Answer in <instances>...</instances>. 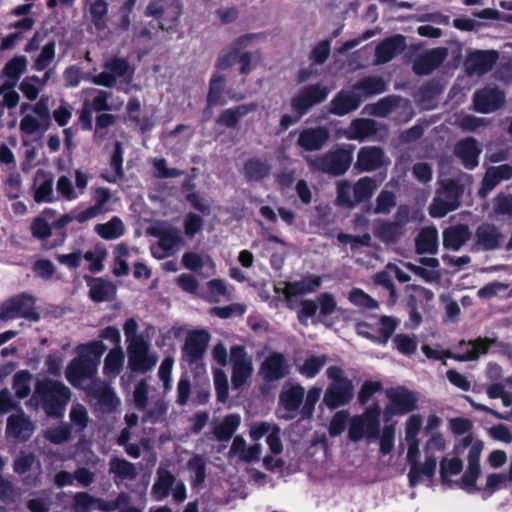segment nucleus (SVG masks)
I'll return each instance as SVG.
<instances>
[{"instance_id":"nucleus-1","label":"nucleus","mask_w":512,"mask_h":512,"mask_svg":"<svg viewBox=\"0 0 512 512\" xmlns=\"http://www.w3.org/2000/svg\"><path fill=\"white\" fill-rule=\"evenodd\" d=\"M70 399V389L63 382L49 377L36 380L31 397V401H35L50 417L60 416Z\"/></svg>"},{"instance_id":"nucleus-2","label":"nucleus","mask_w":512,"mask_h":512,"mask_svg":"<svg viewBox=\"0 0 512 512\" xmlns=\"http://www.w3.org/2000/svg\"><path fill=\"white\" fill-rule=\"evenodd\" d=\"M353 151L354 147L352 145L337 147L308 160V166L315 172L333 177L343 176L352 164Z\"/></svg>"},{"instance_id":"nucleus-3","label":"nucleus","mask_w":512,"mask_h":512,"mask_svg":"<svg viewBox=\"0 0 512 512\" xmlns=\"http://www.w3.org/2000/svg\"><path fill=\"white\" fill-rule=\"evenodd\" d=\"M464 191V185L455 179L442 181L428 207L429 215L432 218H443L448 213L457 210L460 207Z\"/></svg>"},{"instance_id":"nucleus-4","label":"nucleus","mask_w":512,"mask_h":512,"mask_svg":"<svg viewBox=\"0 0 512 512\" xmlns=\"http://www.w3.org/2000/svg\"><path fill=\"white\" fill-rule=\"evenodd\" d=\"M381 410L378 404L366 408L361 415H356L350 419L348 427V437L357 442L366 439L369 443L376 442L379 439Z\"/></svg>"},{"instance_id":"nucleus-5","label":"nucleus","mask_w":512,"mask_h":512,"mask_svg":"<svg viewBox=\"0 0 512 512\" xmlns=\"http://www.w3.org/2000/svg\"><path fill=\"white\" fill-rule=\"evenodd\" d=\"M40 318L36 298L28 292L18 293L0 303V321L25 319L38 322Z\"/></svg>"},{"instance_id":"nucleus-6","label":"nucleus","mask_w":512,"mask_h":512,"mask_svg":"<svg viewBox=\"0 0 512 512\" xmlns=\"http://www.w3.org/2000/svg\"><path fill=\"white\" fill-rule=\"evenodd\" d=\"M97 370L95 359L88 355H78L66 367L65 376L73 387L85 390L87 383L99 380L96 377Z\"/></svg>"},{"instance_id":"nucleus-7","label":"nucleus","mask_w":512,"mask_h":512,"mask_svg":"<svg viewBox=\"0 0 512 512\" xmlns=\"http://www.w3.org/2000/svg\"><path fill=\"white\" fill-rule=\"evenodd\" d=\"M388 404L384 411V421L387 423L393 415H404L417 408L416 394L404 386L387 390Z\"/></svg>"},{"instance_id":"nucleus-8","label":"nucleus","mask_w":512,"mask_h":512,"mask_svg":"<svg viewBox=\"0 0 512 512\" xmlns=\"http://www.w3.org/2000/svg\"><path fill=\"white\" fill-rule=\"evenodd\" d=\"M398 325L399 321L395 317L381 315L379 317V328L376 333L372 332L375 330L374 325L365 321L357 322L355 325V331L357 335L370 340L375 344L386 345L394 335Z\"/></svg>"},{"instance_id":"nucleus-9","label":"nucleus","mask_w":512,"mask_h":512,"mask_svg":"<svg viewBox=\"0 0 512 512\" xmlns=\"http://www.w3.org/2000/svg\"><path fill=\"white\" fill-rule=\"evenodd\" d=\"M407 463L410 466L408 482L410 487H416L423 477L432 479L437 468V459L433 454H426L425 461H421V450H407Z\"/></svg>"},{"instance_id":"nucleus-10","label":"nucleus","mask_w":512,"mask_h":512,"mask_svg":"<svg viewBox=\"0 0 512 512\" xmlns=\"http://www.w3.org/2000/svg\"><path fill=\"white\" fill-rule=\"evenodd\" d=\"M301 308L297 313L298 321L307 326L308 319L314 317L319 309L320 317H327L333 314L337 309L335 296L330 292H321L316 296V300H302Z\"/></svg>"},{"instance_id":"nucleus-11","label":"nucleus","mask_w":512,"mask_h":512,"mask_svg":"<svg viewBox=\"0 0 512 512\" xmlns=\"http://www.w3.org/2000/svg\"><path fill=\"white\" fill-rule=\"evenodd\" d=\"M128 368L133 373H146L157 363V357L149 352V344L142 337H135L127 348Z\"/></svg>"},{"instance_id":"nucleus-12","label":"nucleus","mask_w":512,"mask_h":512,"mask_svg":"<svg viewBox=\"0 0 512 512\" xmlns=\"http://www.w3.org/2000/svg\"><path fill=\"white\" fill-rule=\"evenodd\" d=\"M209 340L210 334L205 329L190 331L181 349L182 360L189 366L197 365L204 357Z\"/></svg>"},{"instance_id":"nucleus-13","label":"nucleus","mask_w":512,"mask_h":512,"mask_svg":"<svg viewBox=\"0 0 512 512\" xmlns=\"http://www.w3.org/2000/svg\"><path fill=\"white\" fill-rule=\"evenodd\" d=\"M329 93L328 87L318 83L305 86L291 99V107L299 116H303L311 107L323 102Z\"/></svg>"},{"instance_id":"nucleus-14","label":"nucleus","mask_w":512,"mask_h":512,"mask_svg":"<svg viewBox=\"0 0 512 512\" xmlns=\"http://www.w3.org/2000/svg\"><path fill=\"white\" fill-rule=\"evenodd\" d=\"M230 362L232 364V385L234 388H240L252 374V359L248 356L244 346L234 345L230 348Z\"/></svg>"},{"instance_id":"nucleus-15","label":"nucleus","mask_w":512,"mask_h":512,"mask_svg":"<svg viewBox=\"0 0 512 512\" xmlns=\"http://www.w3.org/2000/svg\"><path fill=\"white\" fill-rule=\"evenodd\" d=\"M495 342V339L488 337H478L469 341L462 340L459 343V349L461 352L457 354L447 352V357L461 362L474 361L477 360L480 355L486 354Z\"/></svg>"},{"instance_id":"nucleus-16","label":"nucleus","mask_w":512,"mask_h":512,"mask_svg":"<svg viewBox=\"0 0 512 512\" xmlns=\"http://www.w3.org/2000/svg\"><path fill=\"white\" fill-rule=\"evenodd\" d=\"M505 102L504 93L497 87H484L477 90L473 95L474 110L479 113H490L496 111Z\"/></svg>"},{"instance_id":"nucleus-17","label":"nucleus","mask_w":512,"mask_h":512,"mask_svg":"<svg viewBox=\"0 0 512 512\" xmlns=\"http://www.w3.org/2000/svg\"><path fill=\"white\" fill-rule=\"evenodd\" d=\"M499 54L495 50H476L470 53L465 61L468 75H484L492 70Z\"/></svg>"},{"instance_id":"nucleus-18","label":"nucleus","mask_w":512,"mask_h":512,"mask_svg":"<svg viewBox=\"0 0 512 512\" xmlns=\"http://www.w3.org/2000/svg\"><path fill=\"white\" fill-rule=\"evenodd\" d=\"M353 398V384L351 380L330 383L327 387L323 403L330 409H336L348 404Z\"/></svg>"},{"instance_id":"nucleus-19","label":"nucleus","mask_w":512,"mask_h":512,"mask_svg":"<svg viewBox=\"0 0 512 512\" xmlns=\"http://www.w3.org/2000/svg\"><path fill=\"white\" fill-rule=\"evenodd\" d=\"M385 165V153L378 146L361 147L357 153L354 169L359 172L375 171Z\"/></svg>"},{"instance_id":"nucleus-20","label":"nucleus","mask_w":512,"mask_h":512,"mask_svg":"<svg viewBox=\"0 0 512 512\" xmlns=\"http://www.w3.org/2000/svg\"><path fill=\"white\" fill-rule=\"evenodd\" d=\"M85 392L91 400H95L96 404L100 405L106 411L114 410L119 404L114 390L100 379L87 383Z\"/></svg>"},{"instance_id":"nucleus-21","label":"nucleus","mask_w":512,"mask_h":512,"mask_svg":"<svg viewBox=\"0 0 512 512\" xmlns=\"http://www.w3.org/2000/svg\"><path fill=\"white\" fill-rule=\"evenodd\" d=\"M322 284V278L318 275L310 274L298 281L285 282L284 289L275 287L276 293H282L286 300L292 297L306 295L316 292Z\"/></svg>"},{"instance_id":"nucleus-22","label":"nucleus","mask_w":512,"mask_h":512,"mask_svg":"<svg viewBox=\"0 0 512 512\" xmlns=\"http://www.w3.org/2000/svg\"><path fill=\"white\" fill-rule=\"evenodd\" d=\"M447 55L448 51L445 47L430 49L416 58L413 71L420 76L429 75L443 64Z\"/></svg>"},{"instance_id":"nucleus-23","label":"nucleus","mask_w":512,"mask_h":512,"mask_svg":"<svg viewBox=\"0 0 512 512\" xmlns=\"http://www.w3.org/2000/svg\"><path fill=\"white\" fill-rule=\"evenodd\" d=\"M53 184V175L43 169H38L32 185L34 201L38 204L57 201V197L54 195Z\"/></svg>"},{"instance_id":"nucleus-24","label":"nucleus","mask_w":512,"mask_h":512,"mask_svg":"<svg viewBox=\"0 0 512 512\" xmlns=\"http://www.w3.org/2000/svg\"><path fill=\"white\" fill-rule=\"evenodd\" d=\"M481 451L482 450H469L468 467L461 478L454 482V486L468 493H473L480 490L476 486V482L481 473L479 460Z\"/></svg>"},{"instance_id":"nucleus-25","label":"nucleus","mask_w":512,"mask_h":512,"mask_svg":"<svg viewBox=\"0 0 512 512\" xmlns=\"http://www.w3.org/2000/svg\"><path fill=\"white\" fill-rule=\"evenodd\" d=\"M361 102L362 95L355 90H340L330 101L329 112L336 116H344L358 109Z\"/></svg>"},{"instance_id":"nucleus-26","label":"nucleus","mask_w":512,"mask_h":512,"mask_svg":"<svg viewBox=\"0 0 512 512\" xmlns=\"http://www.w3.org/2000/svg\"><path fill=\"white\" fill-rule=\"evenodd\" d=\"M260 371L266 381H277L289 374V366L282 353L272 352L262 362Z\"/></svg>"},{"instance_id":"nucleus-27","label":"nucleus","mask_w":512,"mask_h":512,"mask_svg":"<svg viewBox=\"0 0 512 512\" xmlns=\"http://www.w3.org/2000/svg\"><path fill=\"white\" fill-rule=\"evenodd\" d=\"M406 49V39L401 34L390 36L381 41L375 48L377 64H385Z\"/></svg>"},{"instance_id":"nucleus-28","label":"nucleus","mask_w":512,"mask_h":512,"mask_svg":"<svg viewBox=\"0 0 512 512\" xmlns=\"http://www.w3.org/2000/svg\"><path fill=\"white\" fill-rule=\"evenodd\" d=\"M35 430L34 423L22 410L7 418L6 434L17 440L27 441Z\"/></svg>"},{"instance_id":"nucleus-29","label":"nucleus","mask_w":512,"mask_h":512,"mask_svg":"<svg viewBox=\"0 0 512 512\" xmlns=\"http://www.w3.org/2000/svg\"><path fill=\"white\" fill-rule=\"evenodd\" d=\"M259 33H247L237 37L229 51L221 53L216 62L215 68L217 70H226L230 68L234 62L237 61V56L242 49H245L249 46V44L260 37Z\"/></svg>"},{"instance_id":"nucleus-30","label":"nucleus","mask_w":512,"mask_h":512,"mask_svg":"<svg viewBox=\"0 0 512 512\" xmlns=\"http://www.w3.org/2000/svg\"><path fill=\"white\" fill-rule=\"evenodd\" d=\"M329 138L330 133L326 127L305 128L299 133L297 145L305 151H318Z\"/></svg>"},{"instance_id":"nucleus-31","label":"nucleus","mask_w":512,"mask_h":512,"mask_svg":"<svg viewBox=\"0 0 512 512\" xmlns=\"http://www.w3.org/2000/svg\"><path fill=\"white\" fill-rule=\"evenodd\" d=\"M84 278L89 287V298L93 302L102 303L114 299L117 288L111 281L89 275H86Z\"/></svg>"},{"instance_id":"nucleus-32","label":"nucleus","mask_w":512,"mask_h":512,"mask_svg":"<svg viewBox=\"0 0 512 512\" xmlns=\"http://www.w3.org/2000/svg\"><path fill=\"white\" fill-rule=\"evenodd\" d=\"M112 197L110 189L98 187L93 192L94 205L80 211L76 216V221L83 224L98 215L105 213L108 209L105 207Z\"/></svg>"},{"instance_id":"nucleus-33","label":"nucleus","mask_w":512,"mask_h":512,"mask_svg":"<svg viewBox=\"0 0 512 512\" xmlns=\"http://www.w3.org/2000/svg\"><path fill=\"white\" fill-rule=\"evenodd\" d=\"M481 151V148H479L477 141L473 137L461 139L456 143L454 148V154L467 169H473L478 165V158Z\"/></svg>"},{"instance_id":"nucleus-34","label":"nucleus","mask_w":512,"mask_h":512,"mask_svg":"<svg viewBox=\"0 0 512 512\" xmlns=\"http://www.w3.org/2000/svg\"><path fill=\"white\" fill-rule=\"evenodd\" d=\"M502 234L498 228L490 223L481 224L475 232L476 245L484 251L495 250L499 247Z\"/></svg>"},{"instance_id":"nucleus-35","label":"nucleus","mask_w":512,"mask_h":512,"mask_svg":"<svg viewBox=\"0 0 512 512\" xmlns=\"http://www.w3.org/2000/svg\"><path fill=\"white\" fill-rule=\"evenodd\" d=\"M257 109L255 103L241 104L232 108H227L221 111L216 123L226 128L234 129L238 126L242 117Z\"/></svg>"},{"instance_id":"nucleus-36","label":"nucleus","mask_w":512,"mask_h":512,"mask_svg":"<svg viewBox=\"0 0 512 512\" xmlns=\"http://www.w3.org/2000/svg\"><path fill=\"white\" fill-rule=\"evenodd\" d=\"M150 235L158 239V246L167 255L171 254L175 248L183 244V238L180 231L175 227L154 228L151 229Z\"/></svg>"},{"instance_id":"nucleus-37","label":"nucleus","mask_w":512,"mask_h":512,"mask_svg":"<svg viewBox=\"0 0 512 512\" xmlns=\"http://www.w3.org/2000/svg\"><path fill=\"white\" fill-rule=\"evenodd\" d=\"M471 237L467 225L452 226L443 231V246L445 249L458 251Z\"/></svg>"},{"instance_id":"nucleus-38","label":"nucleus","mask_w":512,"mask_h":512,"mask_svg":"<svg viewBox=\"0 0 512 512\" xmlns=\"http://www.w3.org/2000/svg\"><path fill=\"white\" fill-rule=\"evenodd\" d=\"M415 250L419 255L437 253L438 232L435 227H426L419 232L415 238Z\"/></svg>"},{"instance_id":"nucleus-39","label":"nucleus","mask_w":512,"mask_h":512,"mask_svg":"<svg viewBox=\"0 0 512 512\" xmlns=\"http://www.w3.org/2000/svg\"><path fill=\"white\" fill-rule=\"evenodd\" d=\"M305 396V390L300 384L283 388L279 395V402L288 412H296L301 407Z\"/></svg>"},{"instance_id":"nucleus-40","label":"nucleus","mask_w":512,"mask_h":512,"mask_svg":"<svg viewBox=\"0 0 512 512\" xmlns=\"http://www.w3.org/2000/svg\"><path fill=\"white\" fill-rule=\"evenodd\" d=\"M353 90L360 93L363 98L384 93L387 90L386 82L379 76H366L359 79L354 85Z\"/></svg>"},{"instance_id":"nucleus-41","label":"nucleus","mask_w":512,"mask_h":512,"mask_svg":"<svg viewBox=\"0 0 512 512\" xmlns=\"http://www.w3.org/2000/svg\"><path fill=\"white\" fill-rule=\"evenodd\" d=\"M123 155L124 150L122 144L119 141H116L110 158V167L113 170V173L102 172L100 174L101 179L108 183H116L119 179H122L124 177Z\"/></svg>"},{"instance_id":"nucleus-42","label":"nucleus","mask_w":512,"mask_h":512,"mask_svg":"<svg viewBox=\"0 0 512 512\" xmlns=\"http://www.w3.org/2000/svg\"><path fill=\"white\" fill-rule=\"evenodd\" d=\"M27 68V59L25 56H15L10 59L2 70V76L7 78L5 86L15 87Z\"/></svg>"},{"instance_id":"nucleus-43","label":"nucleus","mask_w":512,"mask_h":512,"mask_svg":"<svg viewBox=\"0 0 512 512\" xmlns=\"http://www.w3.org/2000/svg\"><path fill=\"white\" fill-rule=\"evenodd\" d=\"M353 196L355 205L370 203V200L377 189V181L369 176L359 178L353 185Z\"/></svg>"},{"instance_id":"nucleus-44","label":"nucleus","mask_w":512,"mask_h":512,"mask_svg":"<svg viewBox=\"0 0 512 512\" xmlns=\"http://www.w3.org/2000/svg\"><path fill=\"white\" fill-rule=\"evenodd\" d=\"M397 205L396 194L386 188L382 189L375 199V206L372 207L369 204L365 212L373 214L388 215L391 213L393 208Z\"/></svg>"},{"instance_id":"nucleus-45","label":"nucleus","mask_w":512,"mask_h":512,"mask_svg":"<svg viewBox=\"0 0 512 512\" xmlns=\"http://www.w3.org/2000/svg\"><path fill=\"white\" fill-rule=\"evenodd\" d=\"M244 176L248 181H261L269 176L271 166L259 158H249L243 165Z\"/></svg>"},{"instance_id":"nucleus-46","label":"nucleus","mask_w":512,"mask_h":512,"mask_svg":"<svg viewBox=\"0 0 512 512\" xmlns=\"http://www.w3.org/2000/svg\"><path fill=\"white\" fill-rule=\"evenodd\" d=\"M182 14V4L179 0H173L166 7L163 18L159 23V28L168 33H175L178 31L179 18Z\"/></svg>"},{"instance_id":"nucleus-47","label":"nucleus","mask_w":512,"mask_h":512,"mask_svg":"<svg viewBox=\"0 0 512 512\" xmlns=\"http://www.w3.org/2000/svg\"><path fill=\"white\" fill-rule=\"evenodd\" d=\"M94 231L105 240L118 239L125 234V226L118 216H113L106 223L96 224Z\"/></svg>"},{"instance_id":"nucleus-48","label":"nucleus","mask_w":512,"mask_h":512,"mask_svg":"<svg viewBox=\"0 0 512 512\" xmlns=\"http://www.w3.org/2000/svg\"><path fill=\"white\" fill-rule=\"evenodd\" d=\"M240 422V415L236 413L226 415L224 419L213 428V434L219 441H228L237 430Z\"/></svg>"},{"instance_id":"nucleus-49","label":"nucleus","mask_w":512,"mask_h":512,"mask_svg":"<svg viewBox=\"0 0 512 512\" xmlns=\"http://www.w3.org/2000/svg\"><path fill=\"white\" fill-rule=\"evenodd\" d=\"M463 469V462L458 457L448 458L443 457L440 461V481L444 486L449 488L454 487V482L449 476L457 475Z\"/></svg>"},{"instance_id":"nucleus-50","label":"nucleus","mask_w":512,"mask_h":512,"mask_svg":"<svg viewBox=\"0 0 512 512\" xmlns=\"http://www.w3.org/2000/svg\"><path fill=\"white\" fill-rule=\"evenodd\" d=\"M109 4L105 0H94L89 4V15L91 22L98 31L107 28V15Z\"/></svg>"},{"instance_id":"nucleus-51","label":"nucleus","mask_w":512,"mask_h":512,"mask_svg":"<svg viewBox=\"0 0 512 512\" xmlns=\"http://www.w3.org/2000/svg\"><path fill=\"white\" fill-rule=\"evenodd\" d=\"M404 234V229L392 221H383L375 229V236L384 243H397Z\"/></svg>"},{"instance_id":"nucleus-52","label":"nucleus","mask_w":512,"mask_h":512,"mask_svg":"<svg viewBox=\"0 0 512 512\" xmlns=\"http://www.w3.org/2000/svg\"><path fill=\"white\" fill-rule=\"evenodd\" d=\"M174 481L175 478L170 471L159 470L158 477L152 486V497L157 501L163 500L165 497L168 496Z\"/></svg>"},{"instance_id":"nucleus-53","label":"nucleus","mask_w":512,"mask_h":512,"mask_svg":"<svg viewBox=\"0 0 512 512\" xmlns=\"http://www.w3.org/2000/svg\"><path fill=\"white\" fill-rule=\"evenodd\" d=\"M423 419L420 414H412L406 421L405 426V439L407 441V448H419L420 439L419 433L422 431Z\"/></svg>"},{"instance_id":"nucleus-54","label":"nucleus","mask_w":512,"mask_h":512,"mask_svg":"<svg viewBox=\"0 0 512 512\" xmlns=\"http://www.w3.org/2000/svg\"><path fill=\"white\" fill-rule=\"evenodd\" d=\"M79 212H77V209H73L70 211V213H65L61 215L58 219H56L52 224V229H56L59 231L57 238L54 239L52 244L48 248H55L58 246H62L67 237L68 233L65 229V227L72 222L73 220H76V216Z\"/></svg>"},{"instance_id":"nucleus-55","label":"nucleus","mask_w":512,"mask_h":512,"mask_svg":"<svg viewBox=\"0 0 512 512\" xmlns=\"http://www.w3.org/2000/svg\"><path fill=\"white\" fill-rule=\"evenodd\" d=\"M225 89V76L213 74L209 81V90L207 94V107L213 108L218 104H223L220 99Z\"/></svg>"},{"instance_id":"nucleus-56","label":"nucleus","mask_w":512,"mask_h":512,"mask_svg":"<svg viewBox=\"0 0 512 512\" xmlns=\"http://www.w3.org/2000/svg\"><path fill=\"white\" fill-rule=\"evenodd\" d=\"M116 119L117 117L114 114L107 112L98 113L95 117L93 140L95 142H102L107 136V131L105 130L113 126L116 123Z\"/></svg>"},{"instance_id":"nucleus-57","label":"nucleus","mask_w":512,"mask_h":512,"mask_svg":"<svg viewBox=\"0 0 512 512\" xmlns=\"http://www.w3.org/2000/svg\"><path fill=\"white\" fill-rule=\"evenodd\" d=\"M188 469L193 473L191 477V486L197 488L201 486L206 479V461L200 455H195L188 461Z\"/></svg>"},{"instance_id":"nucleus-58","label":"nucleus","mask_w":512,"mask_h":512,"mask_svg":"<svg viewBox=\"0 0 512 512\" xmlns=\"http://www.w3.org/2000/svg\"><path fill=\"white\" fill-rule=\"evenodd\" d=\"M56 43L54 40L48 41L41 49L40 54L34 60L33 69L36 71H45L49 68L55 59Z\"/></svg>"},{"instance_id":"nucleus-59","label":"nucleus","mask_w":512,"mask_h":512,"mask_svg":"<svg viewBox=\"0 0 512 512\" xmlns=\"http://www.w3.org/2000/svg\"><path fill=\"white\" fill-rule=\"evenodd\" d=\"M392 337L394 346L400 354L411 356L416 353L418 348V340L415 336L399 333Z\"/></svg>"},{"instance_id":"nucleus-60","label":"nucleus","mask_w":512,"mask_h":512,"mask_svg":"<svg viewBox=\"0 0 512 512\" xmlns=\"http://www.w3.org/2000/svg\"><path fill=\"white\" fill-rule=\"evenodd\" d=\"M107 254L108 252L104 245L98 243L95 245L94 251H86L84 254H82V258L90 262V271L100 272L104 268L103 261L106 259Z\"/></svg>"},{"instance_id":"nucleus-61","label":"nucleus","mask_w":512,"mask_h":512,"mask_svg":"<svg viewBox=\"0 0 512 512\" xmlns=\"http://www.w3.org/2000/svg\"><path fill=\"white\" fill-rule=\"evenodd\" d=\"M32 374L28 370H20L13 376V389L19 399L28 397L31 393L30 381Z\"/></svg>"},{"instance_id":"nucleus-62","label":"nucleus","mask_w":512,"mask_h":512,"mask_svg":"<svg viewBox=\"0 0 512 512\" xmlns=\"http://www.w3.org/2000/svg\"><path fill=\"white\" fill-rule=\"evenodd\" d=\"M124 363V352L121 347H114L105 357L104 373L119 374Z\"/></svg>"},{"instance_id":"nucleus-63","label":"nucleus","mask_w":512,"mask_h":512,"mask_svg":"<svg viewBox=\"0 0 512 512\" xmlns=\"http://www.w3.org/2000/svg\"><path fill=\"white\" fill-rule=\"evenodd\" d=\"M350 139H363L375 132V122L371 119L358 118L350 126Z\"/></svg>"},{"instance_id":"nucleus-64","label":"nucleus","mask_w":512,"mask_h":512,"mask_svg":"<svg viewBox=\"0 0 512 512\" xmlns=\"http://www.w3.org/2000/svg\"><path fill=\"white\" fill-rule=\"evenodd\" d=\"M326 362L327 356L324 354L311 356L305 359L304 363L299 367V372L306 378H314L322 370Z\"/></svg>"}]
</instances>
